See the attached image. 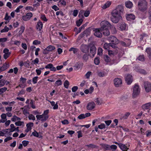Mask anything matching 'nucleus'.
I'll use <instances>...</instances> for the list:
<instances>
[{"mask_svg": "<svg viewBox=\"0 0 151 151\" xmlns=\"http://www.w3.org/2000/svg\"><path fill=\"white\" fill-rule=\"evenodd\" d=\"M124 11L123 6L122 5H118L111 12V19L112 22L114 23H117L122 18V14Z\"/></svg>", "mask_w": 151, "mask_h": 151, "instance_id": "nucleus-1", "label": "nucleus"}, {"mask_svg": "<svg viewBox=\"0 0 151 151\" xmlns=\"http://www.w3.org/2000/svg\"><path fill=\"white\" fill-rule=\"evenodd\" d=\"M101 27L99 28L100 30H102L104 29L108 28L109 27L112 32L113 33H116L117 31L116 29L113 24H111L107 21H103L101 22L100 24Z\"/></svg>", "mask_w": 151, "mask_h": 151, "instance_id": "nucleus-2", "label": "nucleus"}, {"mask_svg": "<svg viewBox=\"0 0 151 151\" xmlns=\"http://www.w3.org/2000/svg\"><path fill=\"white\" fill-rule=\"evenodd\" d=\"M148 8V4L146 0H139L138 4L139 10L144 12L146 11Z\"/></svg>", "mask_w": 151, "mask_h": 151, "instance_id": "nucleus-3", "label": "nucleus"}, {"mask_svg": "<svg viewBox=\"0 0 151 151\" xmlns=\"http://www.w3.org/2000/svg\"><path fill=\"white\" fill-rule=\"evenodd\" d=\"M140 89L139 86L137 84H135L133 88L132 97L133 98H135L138 96L140 93Z\"/></svg>", "mask_w": 151, "mask_h": 151, "instance_id": "nucleus-4", "label": "nucleus"}, {"mask_svg": "<svg viewBox=\"0 0 151 151\" xmlns=\"http://www.w3.org/2000/svg\"><path fill=\"white\" fill-rule=\"evenodd\" d=\"M144 87L147 92L151 91V83L148 81H145L144 83Z\"/></svg>", "mask_w": 151, "mask_h": 151, "instance_id": "nucleus-5", "label": "nucleus"}, {"mask_svg": "<svg viewBox=\"0 0 151 151\" xmlns=\"http://www.w3.org/2000/svg\"><path fill=\"white\" fill-rule=\"evenodd\" d=\"M96 49L94 45H92L90 47V52L89 55L91 57H93L96 52Z\"/></svg>", "mask_w": 151, "mask_h": 151, "instance_id": "nucleus-6", "label": "nucleus"}, {"mask_svg": "<svg viewBox=\"0 0 151 151\" xmlns=\"http://www.w3.org/2000/svg\"><path fill=\"white\" fill-rule=\"evenodd\" d=\"M93 31L94 32V35L95 36L99 38L102 37V34L99 28L95 29Z\"/></svg>", "mask_w": 151, "mask_h": 151, "instance_id": "nucleus-7", "label": "nucleus"}, {"mask_svg": "<svg viewBox=\"0 0 151 151\" xmlns=\"http://www.w3.org/2000/svg\"><path fill=\"white\" fill-rule=\"evenodd\" d=\"M89 48V46L86 45H82L81 47V50L84 53L88 52Z\"/></svg>", "mask_w": 151, "mask_h": 151, "instance_id": "nucleus-8", "label": "nucleus"}, {"mask_svg": "<svg viewBox=\"0 0 151 151\" xmlns=\"http://www.w3.org/2000/svg\"><path fill=\"white\" fill-rule=\"evenodd\" d=\"M32 16L33 14L32 13L29 12L27 13L26 15L22 16V19L24 21H27L29 20Z\"/></svg>", "mask_w": 151, "mask_h": 151, "instance_id": "nucleus-9", "label": "nucleus"}, {"mask_svg": "<svg viewBox=\"0 0 151 151\" xmlns=\"http://www.w3.org/2000/svg\"><path fill=\"white\" fill-rule=\"evenodd\" d=\"M122 83V80L120 78H116L114 80V83L116 87H119L120 86Z\"/></svg>", "mask_w": 151, "mask_h": 151, "instance_id": "nucleus-10", "label": "nucleus"}, {"mask_svg": "<svg viewBox=\"0 0 151 151\" xmlns=\"http://www.w3.org/2000/svg\"><path fill=\"white\" fill-rule=\"evenodd\" d=\"M95 104L93 102H89L86 106V109L88 110H91L93 109L95 106Z\"/></svg>", "mask_w": 151, "mask_h": 151, "instance_id": "nucleus-11", "label": "nucleus"}, {"mask_svg": "<svg viewBox=\"0 0 151 151\" xmlns=\"http://www.w3.org/2000/svg\"><path fill=\"white\" fill-rule=\"evenodd\" d=\"M109 40L112 43H115V44H118L119 42V41L114 36H110L109 38Z\"/></svg>", "mask_w": 151, "mask_h": 151, "instance_id": "nucleus-12", "label": "nucleus"}, {"mask_svg": "<svg viewBox=\"0 0 151 151\" xmlns=\"http://www.w3.org/2000/svg\"><path fill=\"white\" fill-rule=\"evenodd\" d=\"M125 80L128 84H130L133 81L132 77L131 75H127L125 77Z\"/></svg>", "mask_w": 151, "mask_h": 151, "instance_id": "nucleus-13", "label": "nucleus"}, {"mask_svg": "<svg viewBox=\"0 0 151 151\" xmlns=\"http://www.w3.org/2000/svg\"><path fill=\"white\" fill-rule=\"evenodd\" d=\"M9 50L7 48H5L3 50V52L4 53V58L6 59L8 58L10 55L11 52H9Z\"/></svg>", "mask_w": 151, "mask_h": 151, "instance_id": "nucleus-14", "label": "nucleus"}, {"mask_svg": "<svg viewBox=\"0 0 151 151\" xmlns=\"http://www.w3.org/2000/svg\"><path fill=\"white\" fill-rule=\"evenodd\" d=\"M151 106V103L150 102L144 104L142 106V108L144 111L149 109Z\"/></svg>", "mask_w": 151, "mask_h": 151, "instance_id": "nucleus-15", "label": "nucleus"}, {"mask_svg": "<svg viewBox=\"0 0 151 151\" xmlns=\"http://www.w3.org/2000/svg\"><path fill=\"white\" fill-rule=\"evenodd\" d=\"M43 27V24L41 22L39 21L37 23L36 25V29L38 31H40L42 29Z\"/></svg>", "mask_w": 151, "mask_h": 151, "instance_id": "nucleus-16", "label": "nucleus"}, {"mask_svg": "<svg viewBox=\"0 0 151 151\" xmlns=\"http://www.w3.org/2000/svg\"><path fill=\"white\" fill-rule=\"evenodd\" d=\"M100 31L102 32L103 34L105 36H107L110 35V32L108 28L104 29H102V30H100Z\"/></svg>", "mask_w": 151, "mask_h": 151, "instance_id": "nucleus-17", "label": "nucleus"}, {"mask_svg": "<svg viewBox=\"0 0 151 151\" xmlns=\"http://www.w3.org/2000/svg\"><path fill=\"white\" fill-rule=\"evenodd\" d=\"M126 18L127 20L130 21L134 19L135 18V17L134 15L132 14H130L127 15L126 17Z\"/></svg>", "mask_w": 151, "mask_h": 151, "instance_id": "nucleus-18", "label": "nucleus"}, {"mask_svg": "<svg viewBox=\"0 0 151 151\" xmlns=\"http://www.w3.org/2000/svg\"><path fill=\"white\" fill-rule=\"evenodd\" d=\"M119 147L122 151H127L129 149V148H128L125 145L122 143H121V144L119 145Z\"/></svg>", "mask_w": 151, "mask_h": 151, "instance_id": "nucleus-19", "label": "nucleus"}, {"mask_svg": "<svg viewBox=\"0 0 151 151\" xmlns=\"http://www.w3.org/2000/svg\"><path fill=\"white\" fill-rule=\"evenodd\" d=\"M100 145L102 147L106 150H110L109 145L104 144H101Z\"/></svg>", "mask_w": 151, "mask_h": 151, "instance_id": "nucleus-20", "label": "nucleus"}, {"mask_svg": "<svg viewBox=\"0 0 151 151\" xmlns=\"http://www.w3.org/2000/svg\"><path fill=\"white\" fill-rule=\"evenodd\" d=\"M9 64L5 63H4L2 66L0 67L1 68V69L3 71L5 70H6L8 68H9Z\"/></svg>", "mask_w": 151, "mask_h": 151, "instance_id": "nucleus-21", "label": "nucleus"}, {"mask_svg": "<svg viewBox=\"0 0 151 151\" xmlns=\"http://www.w3.org/2000/svg\"><path fill=\"white\" fill-rule=\"evenodd\" d=\"M103 58L104 61L107 63L110 62L111 60V58L107 55H104Z\"/></svg>", "mask_w": 151, "mask_h": 151, "instance_id": "nucleus-22", "label": "nucleus"}, {"mask_svg": "<svg viewBox=\"0 0 151 151\" xmlns=\"http://www.w3.org/2000/svg\"><path fill=\"white\" fill-rule=\"evenodd\" d=\"M132 5L133 4L132 3L129 1L125 3V6L127 8H131L132 7Z\"/></svg>", "mask_w": 151, "mask_h": 151, "instance_id": "nucleus-23", "label": "nucleus"}, {"mask_svg": "<svg viewBox=\"0 0 151 151\" xmlns=\"http://www.w3.org/2000/svg\"><path fill=\"white\" fill-rule=\"evenodd\" d=\"M146 52L149 55L148 57L149 59L151 60V48H149L147 49Z\"/></svg>", "mask_w": 151, "mask_h": 151, "instance_id": "nucleus-24", "label": "nucleus"}, {"mask_svg": "<svg viewBox=\"0 0 151 151\" xmlns=\"http://www.w3.org/2000/svg\"><path fill=\"white\" fill-rule=\"evenodd\" d=\"M119 26V27L122 30H125L126 28V24L124 23L121 24Z\"/></svg>", "mask_w": 151, "mask_h": 151, "instance_id": "nucleus-25", "label": "nucleus"}, {"mask_svg": "<svg viewBox=\"0 0 151 151\" xmlns=\"http://www.w3.org/2000/svg\"><path fill=\"white\" fill-rule=\"evenodd\" d=\"M3 131L4 132V134H6L8 135H11V132H10V129H3Z\"/></svg>", "mask_w": 151, "mask_h": 151, "instance_id": "nucleus-26", "label": "nucleus"}, {"mask_svg": "<svg viewBox=\"0 0 151 151\" xmlns=\"http://www.w3.org/2000/svg\"><path fill=\"white\" fill-rule=\"evenodd\" d=\"M11 120L13 122H15L16 121H20L21 120V119L20 118L17 117L16 115H14L13 116V117L11 118Z\"/></svg>", "mask_w": 151, "mask_h": 151, "instance_id": "nucleus-27", "label": "nucleus"}, {"mask_svg": "<svg viewBox=\"0 0 151 151\" xmlns=\"http://www.w3.org/2000/svg\"><path fill=\"white\" fill-rule=\"evenodd\" d=\"M88 55L86 54H84L82 57V59L84 61L87 62L88 59Z\"/></svg>", "mask_w": 151, "mask_h": 151, "instance_id": "nucleus-28", "label": "nucleus"}, {"mask_svg": "<svg viewBox=\"0 0 151 151\" xmlns=\"http://www.w3.org/2000/svg\"><path fill=\"white\" fill-rule=\"evenodd\" d=\"M46 48L49 52L52 51L55 49V47L51 45L49 46Z\"/></svg>", "mask_w": 151, "mask_h": 151, "instance_id": "nucleus-29", "label": "nucleus"}, {"mask_svg": "<svg viewBox=\"0 0 151 151\" xmlns=\"http://www.w3.org/2000/svg\"><path fill=\"white\" fill-rule=\"evenodd\" d=\"M83 20L82 19H79L78 21L76 22V24L77 26L78 27L80 26L82 24Z\"/></svg>", "mask_w": 151, "mask_h": 151, "instance_id": "nucleus-30", "label": "nucleus"}, {"mask_svg": "<svg viewBox=\"0 0 151 151\" xmlns=\"http://www.w3.org/2000/svg\"><path fill=\"white\" fill-rule=\"evenodd\" d=\"M78 49L76 48L71 47L69 50V51H73L74 54L76 53L78 51Z\"/></svg>", "mask_w": 151, "mask_h": 151, "instance_id": "nucleus-31", "label": "nucleus"}, {"mask_svg": "<svg viewBox=\"0 0 151 151\" xmlns=\"http://www.w3.org/2000/svg\"><path fill=\"white\" fill-rule=\"evenodd\" d=\"M6 82V81L4 79H1L0 81V87L4 86Z\"/></svg>", "mask_w": 151, "mask_h": 151, "instance_id": "nucleus-32", "label": "nucleus"}, {"mask_svg": "<svg viewBox=\"0 0 151 151\" xmlns=\"http://www.w3.org/2000/svg\"><path fill=\"white\" fill-rule=\"evenodd\" d=\"M137 59L141 61H145V57L143 55L139 56L137 58Z\"/></svg>", "mask_w": 151, "mask_h": 151, "instance_id": "nucleus-33", "label": "nucleus"}, {"mask_svg": "<svg viewBox=\"0 0 151 151\" xmlns=\"http://www.w3.org/2000/svg\"><path fill=\"white\" fill-rule=\"evenodd\" d=\"M10 126L11 127V129H10V132H12L15 131V127L14 124H11Z\"/></svg>", "mask_w": 151, "mask_h": 151, "instance_id": "nucleus-34", "label": "nucleus"}, {"mask_svg": "<svg viewBox=\"0 0 151 151\" xmlns=\"http://www.w3.org/2000/svg\"><path fill=\"white\" fill-rule=\"evenodd\" d=\"M42 118H41V121L42 122H44L47 120L49 116L48 115L44 116L43 115H42Z\"/></svg>", "mask_w": 151, "mask_h": 151, "instance_id": "nucleus-35", "label": "nucleus"}, {"mask_svg": "<svg viewBox=\"0 0 151 151\" xmlns=\"http://www.w3.org/2000/svg\"><path fill=\"white\" fill-rule=\"evenodd\" d=\"M33 123L32 122H29L26 125V126L28 129H31L32 127H33Z\"/></svg>", "mask_w": 151, "mask_h": 151, "instance_id": "nucleus-36", "label": "nucleus"}, {"mask_svg": "<svg viewBox=\"0 0 151 151\" xmlns=\"http://www.w3.org/2000/svg\"><path fill=\"white\" fill-rule=\"evenodd\" d=\"M69 85V83L68 80H65L64 83V86L65 88H68Z\"/></svg>", "mask_w": 151, "mask_h": 151, "instance_id": "nucleus-37", "label": "nucleus"}, {"mask_svg": "<svg viewBox=\"0 0 151 151\" xmlns=\"http://www.w3.org/2000/svg\"><path fill=\"white\" fill-rule=\"evenodd\" d=\"M24 124V122L20 121H19L15 123V124L17 126H21L22 125L23 126Z\"/></svg>", "mask_w": 151, "mask_h": 151, "instance_id": "nucleus-38", "label": "nucleus"}, {"mask_svg": "<svg viewBox=\"0 0 151 151\" xmlns=\"http://www.w3.org/2000/svg\"><path fill=\"white\" fill-rule=\"evenodd\" d=\"M62 81L60 80H58L56 81L55 83V86H58L61 85Z\"/></svg>", "mask_w": 151, "mask_h": 151, "instance_id": "nucleus-39", "label": "nucleus"}, {"mask_svg": "<svg viewBox=\"0 0 151 151\" xmlns=\"http://www.w3.org/2000/svg\"><path fill=\"white\" fill-rule=\"evenodd\" d=\"M117 146L114 145L110 146V150L112 149L113 151H115L117 149Z\"/></svg>", "mask_w": 151, "mask_h": 151, "instance_id": "nucleus-40", "label": "nucleus"}, {"mask_svg": "<svg viewBox=\"0 0 151 151\" xmlns=\"http://www.w3.org/2000/svg\"><path fill=\"white\" fill-rule=\"evenodd\" d=\"M103 50L101 48H99L98 50V55H102Z\"/></svg>", "mask_w": 151, "mask_h": 151, "instance_id": "nucleus-41", "label": "nucleus"}, {"mask_svg": "<svg viewBox=\"0 0 151 151\" xmlns=\"http://www.w3.org/2000/svg\"><path fill=\"white\" fill-rule=\"evenodd\" d=\"M9 30V28L6 26H5L4 29H2L1 31V33L4 32H6L8 31Z\"/></svg>", "mask_w": 151, "mask_h": 151, "instance_id": "nucleus-42", "label": "nucleus"}, {"mask_svg": "<svg viewBox=\"0 0 151 151\" xmlns=\"http://www.w3.org/2000/svg\"><path fill=\"white\" fill-rule=\"evenodd\" d=\"M100 63L99 59L98 58H95L94 60V63L96 65H98Z\"/></svg>", "mask_w": 151, "mask_h": 151, "instance_id": "nucleus-43", "label": "nucleus"}, {"mask_svg": "<svg viewBox=\"0 0 151 151\" xmlns=\"http://www.w3.org/2000/svg\"><path fill=\"white\" fill-rule=\"evenodd\" d=\"M148 19L151 21V7H150L148 10Z\"/></svg>", "mask_w": 151, "mask_h": 151, "instance_id": "nucleus-44", "label": "nucleus"}, {"mask_svg": "<svg viewBox=\"0 0 151 151\" xmlns=\"http://www.w3.org/2000/svg\"><path fill=\"white\" fill-rule=\"evenodd\" d=\"M11 19V17L10 16L8 15V14L7 13H6L5 14V17L4 18V19L6 21L9 20Z\"/></svg>", "mask_w": 151, "mask_h": 151, "instance_id": "nucleus-45", "label": "nucleus"}, {"mask_svg": "<svg viewBox=\"0 0 151 151\" xmlns=\"http://www.w3.org/2000/svg\"><path fill=\"white\" fill-rule=\"evenodd\" d=\"M32 135L36 137H39L38 133L35 130L34 132L32 133Z\"/></svg>", "mask_w": 151, "mask_h": 151, "instance_id": "nucleus-46", "label": "nucleus"}, {"mask_svg": "<svg viewBox=\"0 0 151 151\" xmlns=\"http://www.w3.org/2000/svg\"><path fill=\"white\" fill-rule=\"evenodd\" d=\"M7 88L6 87H4L0 88V94H1L5 92L7 90Z\"/></svg>", "mask_w": 151, "mask_h": 151, "instance_id": "nucleus-47", "label": "nucleus"}, {"mask_svg": "<svg viewBox=\"0 0 151 151\" xmlns=\"http://www.w3.org/2000/svg\"><path fill=\"white\" fill-rule=\"evenodd\" d=\"M22 144L24 147L26 146L29 144V142L28 141L26 140H24L22 141Z\"/></svg>", "mask_w": 151, "mask_h": 151, "instance_id": "nucleus-48", "label": "nucleus"}, {"mask_svg": "<svg viewBox=\"0 0 151 151\" xmlns=\"http://www.w3.org/2000/svg\"><path fill=\"white\" fill-rule=\"evenodd\" d=\"M78 118L79 119H82L85 118V116L84 114H81L78 116Z\"/></svg>", "mask_w": 151, "mask_h": 151, "instance_id": "nucleus-49", "label": "nucleus"}, {"mask_svg": "<svg viewBox=\"0 0 151 151\" xmlns=\"http://www.w3.org/2000/svg\"><path fill=\"white\" fill-rule=\"evenodd\" d=\"M98 128L100 129H102L105 128V125L104 124H101L99 125L98 126Z\"/></svg>", "mask_w": 151, "mask_h": 151, "instance_id": "nucleus-50", "label": "nucleus"}, {"mask_svg": "<svg viewBox=\"0 0 151 151\" xmlns=\"http://www.w3.org/2000/svg\"><path fill=\"white\" fill-rule=\"evenodd\" d=\"M108 52L109 55L110 56L114 55L116 54L114 51L111 50H109Z\"/></svg>", "mask_w": 151, "mask_h": 151, "instance_id": "nucleus-51", "label": "nucleus"}, {"mask_svg": "<svg viewBox=\"0 0 151 151\" xmlns=\"http://www.w3.org/2000/svg\"><path fill=\"white\" fill-rule=\"evenodd\" d=\"M86 146L88 147H91L92 148H95L96 147V145L92 144H91L89 145H86Z\"/></svg>", "mask_w": 151, "mask_h": 151, "instance_id": "nucleus-52", "label": "nucleus"}, {"mask_svg": "<svg viewBox=\"0 0 151 151\" xmlns=\"http://www.w3.org/2000/svg\"><path fill=\"white\" fill-rule=\"evenodd\" d=\"M38 78V77L36 76L33 78L32 79V81L34 84H35L37 83Z\"/></svg>", "mask_w": 151, "mask_h": 151, "instance_id": "nucleus-53", "label": "nucleus"}, {"mask_svg": "<svg viewBox=\"0 0 151 151\" xmlns=\"http://www.w3.org/2000/svg\"><path fill=\"white\" fill-rule=\"evenodd\" d=\"M147 37L146 34H143L140 35V40H142L143 39Z\"/></svg>", "mask_w": 151, "mask_h": 151, "instance_id": "nucleus-54", "label": "nucleus"}, {"mask_svg": "<svg viewBox=\"0 0 151 151\" xmlns=\"http://www.w3.org/2000/svg\"><path fill=\"white\" fill-rule=\"evenodd\" d=\"M29 119H32L33 120H34L35 119V116L32 114H30L29 115L28 117Z\"/></svg>", "mask_w": 151, "mask_h": 151, "instance_id": "nucleus-55", "label": "nucleus"}, {"mask_svg": "<svg viewBox=\"0 0 151 151\" xmlns=\"http://www.w3.org/2000/svg\"><path fill=\"white\" fill-rule=\"evenodd\" d=\"M109 47V43H105L104 45V48L106 50H107Z\"/></svg>", "mask_w": 151, "mask_h": 151, "instance_id": "nucleus-56", "label": "nucleus"}, {"mask_svg": "<svg viewBox=\"0 0 151 151\" xmlns=\"http://www.w3.org/2000/svg\"><path fill=\"white\" fill-rule=\"evenodd\" d=\"M130 114L129 112L126 113L123 117V118L124 119H127L130 115Z\"/></svg>", "mask_w": 151, "mask_h": 151, "instance_id": "nucleus-57", "label": "nucleus"}, {"mask_svg": "<svg viewBox=\"0 0 151 151\" xmlns=\"http://www.w3.org/2000/svg\"><path fill=\"white\" fill-rule=\"evenodd\" d=\"M117 44H115V43H109V47L111 46L113 48H115L116 47V45Z\"/></svg>", "mask_w": 151, "mask_h": 151, "instance_id": "nucleus-58", "label": "nucleus"}, {"mask_svg": "<svg viewBox=\"0 0 151 151\" xmlns=\"http://www.w3.org/2000/svg\"><path fill=\"white\" fill-rule=\"evenodd\" d=\"M139 72L141 73L146 74H147V72L145 70L143 69H139Z\"/></svg>", "mask_w": 151, "mask_h": 151, "instance_id": "nucleus-59", "label": "nucleus"}, {"mask_svg": "<svg viewBox=\"0 0 151 151\" xmlns=\"http://www.w3.org/2000/svg\"><path fill=\"white\" fill-rule=\"evenodd\" d=\"M78 10L77 9L74 10L73 11V15L74 17H76L78 14Z\"/></svg>", "mask_w": 151, "mask_h": 151, "instance_id": "nucleus-60", "label": "nucleus"}, {"mask_svg": "<svg viewBox=\"0 0 151 151\" xmlns=\"http://www.w3.org/2000/svg\"><path fill=\"white\" fill-rule=\"evenodd\" d=\"M52 66L53 65L51 63H49L45 66V68H49L50 69L52 67Z\"/></svg>", "mask_w": 151, "mask_h": 151, "instance_id": "nucleus-61", "label": "nucleus"}, {"mask_svg": "<svg viewBox=\"0 0 151 151\" xmlns=\"http://www.w3.org/2000/svg\"><path fill=\"white\" fill-rule=\"evenodd\" d=\"M41 43V42L40 41H38L37 40H34L33 42V44L35 45H37L40 44Z\"/></svg>", "mask_w": 151, "mask_h": 151, "instance_id": "nucleus-62", "label": "nucleus"}, {"mask_svg": "<svg viewBox=\"0 0 151 151\" xmlns=\"http://www.w3.org/2000/svg\"><path fill=\"white\" fill-rule=\"evenodd\" d=\"M39 62V60L37 58H36L34 61H32V62L33 63V64H38Z\"/></svg>", "mask_w": 151, "mask_h": 151, "instance_id": "nucleus-63", "label": "nucleus"}, {"mask_svg": "<svg viewBox=\"0 0 151 151\" xmlns=\"http://www.w3.org/2000/svg\"><path fill=\"white\" fill-rule=\"evenodd\" d=\"M90 13V12L89 11H86L84 13V15L85 17H88Z\"/></svg>", "mask_w": 151, "mask_h": 151, "instance_id": "nucleus-64", "label": "nucleus"}]
</instances>
